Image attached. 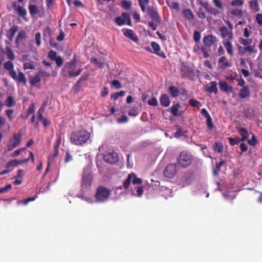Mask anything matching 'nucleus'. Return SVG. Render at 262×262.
<instances>
[{
  "label": "nucleus",
  "instance_id": "f257e3e1",
  "mask_svg": "<svg viewBox=\"0 0 262 262\" xmlns=\"http://www.w3.org/2000/svg\"><path fill=\"white\" fill-rule=\"evenodd\" d=\"M90 134L85 130L73 132L70 135V142L75 145H81L90 139Z\"/></svg>",
  "mask_w": 262,
  "mask_h": 262
},
{
  "label": "nucleus",
  "instance_id": "f03ea898",
  "mask_svg": "<svg viewBox=\"0 0 262 262\" xmlns=\"http://www.w3.org/2000/svg\"><path fill=\"white\" fill-rule=\"evenodd\" d=\"M147 12L152 19L151 21L148 22V25L153 30H156L158 25L160 24L161 17L158 14L157 11L152 8H148Z\"/></svg>",
  "mask_w": 262,
  "mask_h": 262
},
{
  "label": "nucleus",
  "instance_id": "7ed1b4c3",
  "mask_svg": "<svg viewBox=\"0 0 262 262\" xmlns=\"http://www.w3.org/2000/svg\"><path fill=\"white\" fill-rule=\"evenodd\" d=\"M192 159V156L190 153L182 151L179 156L178 162L182 167H186L191 163Z\"/></svg>",
  "mask_w": 262,
  "mask_h": 262
},
{
  "label": "nucleus",
  "instance_id": "20e7f679",
  "mask_svg": "<svg viewBox=\"0 0 262 262\" xmlns=\"http://www.w3.org/2000/svg\"><path fill=\"white\" fill-rule=\"evenodd\" d=\"M111 193L110 189L104 187H99L95 194L96 200L99 202H104L109 198Z\"/></svg>",
  "mask_w": 262,
  "mask_h": 262
},
{
  "label": "nucleus",
  "instance_id": "39448f33",
  "mask_svg": "<svg viewBox=\"0 0 262 262\" xmlns=\"http://www.w3.org/2000/svg\"><path fill=\"white\" fill-rule=\"evenodd\" d=\"M131 182H132L134 185L141 184L142 182V180L141 179L137 178L136 174L131 173L128 175L127 179L123 183L124 188L126 189H128Z\"/></svg>",
  "mask_w": 262,
  "mask_h": 262
},
{
  "label": "nucleus",
  "instance_id": "423d86ee",
  "mask_svg": "<svg viewBox=\"0 0 262 262\" xmlns=\"http://www.w3.org/2000/svg\"><path fill=\"white\" fill-rule=\"evenodd\" d=\"M178 170L179 167L176 164H170L165 168L164 175L167 178H171L176 174Z\"/></svg>",
  "mask_w": 262,
  "mask_h": 262
},
{
  "label": "nucleus",
  "instance_id": "0eeeda50",
  "mask_svg": "<svg viewBox=\"0 0 262 262\" xmlns=\"http://www.w3.org/2000/svg\"><path fill=\"white\" fill-rule=\"evenodd\" d=\"M115 23L119 26L124 25L125 23L131 26L132 22L129 15L127 13H123L120 16L117 17L115 20Z\"/></svg>",
  "mask_w": 262,
  "mask_h": 262
},
{
  "label": "nucleus",
  "instance_id": "6e6552de",
  "mask_svg": "<svg viewBox=\"0 0 262 262\" xmlns=\"http://www.w3.org/2000/svg\"><path fill=\"white\" fill-rule=\"evenodd\" d=\"M103 159L109 163H116L118 160V154L113 151L106 152L103 155Z\"/></svg>",
  "mask_w": 262,
  "mask_h": 262
},
{
  "label": "nucleus",
  "instance_id": "1a4fd4ad",
  "mask_svg": "<svg viewBox=\"0 0 262 262\" xmlns=\"http://www.w3.org/2000/svg\"><path fill=\"white\" fill-rule=\"evenodd\" d=\"M21 138V135L20 134L14 135L13 138L11 139L9 141L8 150L9 151L12 150L18 146L20 142Z\"/></svg>",
  "mask_w": 262,
  "mask_h": 262
},
{
  "label": "nucleus",
  "instance_id": "9d476101",
  "mask_svg": "<svg viewBox=\"0 0 262 262\" xmlns=\"http://www.w3.org/2000/svg\"><path fill=\"white\" fill-rule=\"evenodd\" d=\"M9 74L12 78L14 80L25 84L27 82V78L25 75L21 72H20L18 74L16 73L14 70L9 72Z\"/></svg>",
  "mask_w": 262,
  "mask_h": 262
},
{
  "label": "nucleus",
  "instance_id": "9b49d317",
  "mask_svg": "<svg viewBox=\"0 0 262 262\" xmlns=\"http://www.w3.org/2000/svg\"><path fill=\"white\" fill-rule=\"evenodd\" d=\"M217 41L216 38L213 35L210 34L204 37L203 41L204 45L203 47L209 49L212 45L215 43Z\"/></svg>",
  "mask_w": 262,
  "mask_h": 262
},
{
  "label": "nucleus",
  "instance_id": "f8f14e48",
  "mask_svg": "<svg viewBox=\"0 0 262 262\" xmlns=\"http://www.w3.org/2000/svg\"><path fill=\"white\" fill-rule=\"evenodd\" d=\"M220 31L221 35L223 38H228V40H231L233 38V34L231 31H229L226 27L223 26L220 28Z\"/></svg>",
  "mask_w": 262,
  "mask_h": 262
},
{
  "label": "nucleus",
  "instance_id": "ddd939ff",
  "mask_svg": "<svg viewBox=\"0 0 262 262\" xmlns=\"http://www.w3.org/2000/svg\"><path fill=\"white\" fill-rule=\"evenodd\" d=\"M92 175L91 173L84 174L82 177L81 185L83 187H87L91 185Z\"/></svg>",
  "mask_w": 262,
  "mask_h": 262
},
{
  "label": "nucleus",
  "instance_id": "4468645a",
  "mask_svg": "<svg viewBox=\"0 0 262 262\" xmlns=\"http://www.w3.org/2000/svg\"><path fill=\"white\" fill-rule=\"evenodd\" d=\"M123 34L124 35L130 39L134 42H137L138 41L137 36L134 33L133 30L128 29H126L123 30Z\"/></svg>",
  "mask_w": 262,
  "mask_h": 262
},
{
  "label": "nucleus",
  "instance_id": "2eb2a0df",
  "mask_svg": "<svg viewBox=\"0 0 262 262\" xmlns=\"http://www.w3.org/2000/svg\"><path fill=\"white\" fill-rule=\"evenodd\" d=\"M18 30V27L16 26H13L9 29L7 33V36L11 40L15 36L16 33Z\"/></svg>",
  "mask_w": 262,
  "mask_h": 262
},
{
  "label": "nucleus",
  "instance_id": "dca6fc26",
  "mask_svg": "<svg viewBox=\"0 0 262 262\" xmlns=\"http://www.w3.org/2000/svg\"><path fill=\"white\" fill-rule=\"evenodd\" d=\"M220 89L221 91L226 92H231L232 91V87L229 86L225 81H221L219 82Z\"/></svg>",
  "mask_w": 262,
  "mask_h": 262
},
{
  "label": "nucleus",
  "instance_id": "f3484780",
  "mask_svg": "<svg viewBox=\"0 0 262 262\" xmlns=\"http://www.w3.org/2000/svg\"><path fill=\"white\" fill-rule=\"evenodd\" d=\"M239 96L241 98L244 99L250 96V91L248 86H245L239 92Z\"/></svg>",
  "mask_w": 262,
  "mask_h": 262
},
{
  "label": "nucleus",
  "instance_id": "a211bd4d",
  "mask_svg": "<svg viewBox=\"0 0 262 262\" xmlns=\"http://www.w3.org/2000/svg\"><path fill=\"white\" fill-rule=\"evenodd\" d=\"M206 90L209 93L216 94L217 93V83L215 81H211L210 82V86H207Z\"/></svg>",
  "mask_w": 262,
  "mask_h": 262
},
{
  "label": "nucleus",
  "instance_id": "6ab92c4d",
  "mask_svg": "<svg viewBox=\"0 0 262 262\" xmlns=\"http://www.w3.org/2000/svg\"><path fill=\"white\" fill-rule=\"evenodd\" d=\"M160 103L164 107H167L169 106L170 104V100L167 95L163 94L161 96L160 98Z\"/></svg>",
  "mask_w": 262,
  "mask_h": 262
},
{
  "label": "nucleus",
  "instance_id": "aec40b11",
  "mask_svg": "<svg viewBox=\"0 0 262 262\" xmlns=\"http://www.w3.org/2000/svg\"><path fill=\"white\" fill-rule=\"evenodd\" d=\"M5 54L7 57V58L10 60H13L15 59V56L13 50L10 47H6Z\"/></svg>",
  "mask_w": 262,
  "mask_h": 262
},
{
  "label": "nucleus",
  "instance_id": "412c9836",
  "mask_svg": "<svg viewBox=\"0 0 262 262\" xmlns=\"http://www.w3.org/2000/svg\"><path fill=\"white\" fill-rule=\"evenodd\" d=\"M227 53L232 56L233 55V46L229 40H227L224 43Z\"/></svg>",
  "mask_w": 262,
  "mask_h": 262
},
{
  "label": "nucleus",
  "instance_id": "4be33fe9",
  "mask_svg": "<svg viewBox=\"0 0 262 262\" xmlns=\"http://www.w3.org/2000/svg\"><path fill=\"white\" fill-rule=\"evenodd\" d=\"M219 62L220 64V67L221 68L224 69L225 68L229 67L230 66V63L227 60V59L225 56L220 58Z\"/></svg>",
  "mask_w": 262,
  "mask_h": 262
},
{
  "label": "nucleus",
  "instance_id": "5701e85b",
  "mask_svg": "<svg viewBox=\"0 0 262 262\" xmlns=\"http://www.w3.org/2000/svg\"><path fill=\"white\" fill-rule=\"evenodd\" d=\"M180 107V105L179 103L176 104L171 107V112L174 116L178 117L181 115V114L178 113Z\"/></svg>",
  "mask_w": 262,
  "mask_h": 262
},
{
  "label": "nucleus",
  "instance_id": "b1692460",
  "mask_svg": "<svg viewBox=\"0 0 262 262\" xmlns=\"http://www.w3.org/2000/svg\"><path fill=\"white\" fill-rule=\"evenodd\" d=\"M244 51L248 52L250 54H255L257 53V50L255 49L254 46L249 45L244 48Z\"/></svg>",
  "mask_w": 262,
  "mask_h": 262
},
{
  "label": "nucleus",
  "instance_id": "393cba45",
  "mask_svg": "<svg viewBox=\"0 0 262 262\" xmlns=\"http://www.w3.org/2000/svg\"><path fill=\"white\" fill-rule=\"evenodd\" d=\"M250 7L253 12H256L259 11V5L257 1H251L250 2Z\"/></svg>",
  "mask_w": 262,
  "mask_h": 262
},
{
  "label": "nucleus",
  "instance_id": "a878e982",
  "mask_svg": "<svg viewBox=\"0 0 262 262\" xmlns=\"http://www.w3.org/2000/svg\"><path fill=\"white\" fill-rule=\"evenodd\" d=\"M169 91L173 97H177L179 95V90L174 86H171L169 88Z\"/></svg>",
  "mask_w": 262,
  "mask_h": 262
},
{
  "label": "nucleus",
  "instance_id": "bb28decb",
  "mask_svg": "<svg viewBox=\"0 0 262 262\" xmlns=\"http://www.w3.org/2000/svg\"><path fill=\"white\" fill-rule=\"evenodd\" d=\"M139 4L143 12H145L146 6L149 3V0H138Z\"/></svg>",
  "mask_w": 262,
  "mask_h": 262
},
{
  "label": "nucleus",
  "instance_id": "cd10ccee",
  "mask_svg": "<svg viewBox=\"0 0 262 262\" xmlns=\"http://www.w3.org/2000/svg\"><path fill=\"white\" fill-rule=\"evenodd\" d=\"M240 134L242 136L241 141H245L248 138V133L246 129L244 128H241L239 130Z\"/></svg>",
  "mask_w": 262,
  "mask_h": 262
},
{
  "label": "nucleus",
  "instance_id": "c85d7f7f",
  "mask_svg": "<svg viewBox=\"0 0 262 262\" xmlns=\"http://www.w3.org/2000/svg\"><path fill=\"white\" fill-rule=\"evenodd\" d=\"M5 69L9 71V72L14 70L13 63L11 61H8L4 63V65Z\"/></svg>",
  "mask_w": 262,
  "mask_h": 262
},
{
  "label": "nucleus",
  "instance_id": "c756f323",
  "mask_svg": "<svg viewBox=\"0 0 262 262\" xmlns=\"http://www.w3.org/2000/svg\"><path fill=\"white\" fill-rule=\"evenodd\" d=\"M26 32L25 31H24V30H21L19 32V33H18V35H17V36L16 37V41H15L17 45H18V43H18V40H21V39L25 38L26 37Z\"/></svg>",
  "mask_w": 262,
  "mask_h": 262
},
{
  "label": "nucleus",
  "instance_id": "7c9ffc66",
  "mask_svg": "<svg viewBox=\"0 0 262 262\" xmlns=\"http://www.w3.org/2000/svg\"><path fill=\"white\" fill-rule=\"evenodd\" d=\"M239 42L244 46H247L252 43V39L251 38L244 39L240 38Z\"/></svg>",
  "mask_w": 262,
  "mask_h": 262
},
{
  "label": "nucleus",
  "instance_id": "2f4dec72",
  "mask_svg": "<svg viewBox=\"0 0 262 262\" xmlns=\"http://www.w3.org/2000/svg\"><path fill=\"white\" fill-rule=\"evenodd\" d=\"M6 102V105L8 107L13 106V105H14L15 103V101H14L13 98L11 96H9L7 97Z\"/></svg>",
  "mask_w": 262,
  "mask_h": 262
},
{
  "label": "nucleus",
  "instance_id": "473e14b6",
  "mask_svg": "<svg viewBox=\"0 0 262 262\" xmlns=\"http://www.w3.org/2000/svg\"><path fill=\"white\" fill-rule=\"evenodd\" d=\"M40 81V78L36 74V75L32 77L30 79V83L32 85H35Z\"/></svg>",
  "mask_w": 262,
  "mask_h": 262
},
{
  "label": "nucleus",
  "instance_id": "72a5a7b5",
  "mask_svg": "<svg viewBox=\"0 0 262 262\" xmlns=\"http://www.w3.org/2000/svg\"><path fill=\"white\" fill-rule=\"evenodd\" d=\"M29 11L31 14H37L38 12L37 7L35 5H30L29 7Z\"/></svg>",
  "mask_w": 262,
  "mask_h": 262
},
{
  "label": "nucleus",
  "instance_id": "f704fd0d",
  "mask_svg": "<svg viewBox=\"0 0 262 262\" xmlns=\"http://www.w3.org/2000/svg\"><path fill=\"white\" fill-rule=\"evenodd\" d=\"M23 68L25 70H33L35 69V66L33 62H26L24 64Z\"/></svg>",
  "mask_w": 262,
  "mask_h": 262
},
{
  "label": "nucleus",
  "instance_id": "c9c22d12",
  "mask_svg": "<svg viewBox=\"0 0 262 262\" xmlns=\"http://www.w3.org/2000/svg\"><path fill=\"white\" fill-rule=\"evenodd\" d=\"M36 74L40 78L42 77H49L50 76V73L46 72L45 71L42 69H39L38 72Z\"/></svg>",
  "mask_w": 262,
  "mask_h": 262
},
{
  "label": "nucleus",
  "instance_id": "e433bc0d",
  "mask_svg": "<svg viewBox=\"0 0 262 262\" xmlns=\"http://www.w3.org/2000/svg\"><path fill=\"white\" fill-rule=\"evenodd\" d=\"M214 150L219 152H221L223 149V145L221 143L215 142L213 147Z\"/></svg>",
  "mask_w": 262,
  "mask_h": 262
},
{
  "label": "nucleus",
  "instance_id": "4c0bfd02",
  "mask_svg": "<svg viewBox=\"0 0 262 262\" xmlns=\"http://www.w3.org/2000/svg\"><path fill=\"white\" fill-rule=\"evenodd\" d=\"M167 3L170 8L177 10L179 9V5L178 3L167 2Z\"/></svg>",
  "mask_w": 262,
  "mask_h": 262
},
{
  "label": "nucleus",
  "instance_id": "58836bf2",
  "mask_svg": "<svg viewBox=\"0 0 262 262\" xmlns=\"http://www.w3.org/2000/svg\"><path fill=\"white\" fill-rule=\"evenodd\" d=\"M82 72V69H79L76 72H73L72 70H69L68 73L69 74V76L70 77H76L79 75Z\"/></svg>",
  "mask_w": 262,
  "mask_h": 262
},
{
  "label": "nucleus",
  "instance_id": "ea45409f",
  "mask_svg": "<svg viewBox=\"0 0 262 262\" xmlns=\"http://www.w3.org/2000/svg\"><path fill=\"white\" fill-rule=\"evenodd\" d=\"M48 57L52 60H55L58 56L55 51L51 50L49 52Z\"/></svg>",
  "mask_w": 262,
  "mask_h": 262
},
{
  "label": "nucleus",
  "instance_id": "a19ab883",
  "mask_svg": "<svg viewBox=\"0 0 262 262\" xmlns=\"http://www.w3.org/2000/svg\"><path fill=\"white\" fill-rule=\"evenodd\" d=\"M16 160H13L11 161H10L7 164V168H9V169L12 170V169L16 165Z\"/></svg>",
  "mask_w": 262,
  "mask_h": 262
},
{
  "label": "nucleus",
  "instance_id": "79ce46f5",
  "mask_svg": "<svg viewBox=\"0 0 262 262\" xmlns=\"http://www.w3.org/2000/svg\"><path fill=\"white\" fill-rule=\"evenodd\" d=\"M231 14L234 16L241 17L243 15V11L240 9H234L232 10Z\"/></svg>",
  "mask_w": 262,
  "mask_h": 262
},
{
  "label": "nucleus",
  "instance_id": "37998d69",
  "mask_svg": "<svg viewBox=\"0 0 262 262\" xmlns=\"http://www.w3.org/2000/svg\"><path fill=\"white\" fill-rule=\"evenodd\" d=\"M91 62L96 64L98 67L102 68L103 67V63L102 62H100L96 58H93L91 59Z\"/></svg>",
  "mask_w": 262,
  "mask_h": 262
},
{
  "label": "nucleus",
  "instance_id": "c03bdc74",
  "mask_svg": "<svg viewBox=\"0 0 262 262\" xmlns=\"http://www.w3.org/2000/svg\"><path fill=\"white\" fill-rule=\"evenodd\" d=\"M201 33L198 31H195L193 33V39L195 42H198L201 39Z\"/></svg>",
  "mask_w": 262,
  "mask_h": 262
},
{
  "label": "nucleus",
  "instance_id": "a18cd8bd",
  "mask_svg": "<svg viewBox=\"0 0 262 262\" xmlns=\"http://www.w3.org/2000/svg\"><path fill=\"white\" fill-rule=\"evenodd\" d=\"M124 94H125V92L123 91H121L119 92L116 93L114 94L113 95H112V97L114 100H117L119 97L124 96Z\"/></svg>",
  "mask_w": 262,
  "mask_h": 262
},
{
  "label": "nucleus",
  "instance_id": "49530a36",
  "mask_svg": "<svg viewBox=\"0 0 262 262\" xmlns=\"http://www.w3.org/2000/svg\"><path fill=\"white\" fill-rule=\"evenodd\" d=\"M17 11L19 14V15L24 16L26 15L27 11L26 10L22 7L19 6L17 9Z\"/></svg>",
  "mask_w": 262,
  "mask_h": 262
},
{
  "label": "nucleus",
  "instance_id": "de8ad7c7",
  "mask_svg": "<svg viewBox=\"0 0 262 262\" xmlns=\"http://www.w3.org/2000/svg\"><path fill=\"white\" fill-rule=\"evenodd\" d=\"M151 45L155 53H158V52L160 50V47L159 45L155 42H152Z\"/></svg>",
  "mask_w": 262,
  "mask_h": 262
},
{
  "label": "nucleus",
  "instance_id": "09e8293b",
  "mask_svg": "<svg viewBox=\"0 0 262 262\" xmlns=\"http://www.w3.org/2000/svg\"><path fill=\"white\" fill-rule=\"evenodd\" d=\"M229 140L230 144H231L232 145L237 144L241 141L239 138H230L229 139Z\"/></svg>",
  "mask_w": 262,
  "mask_h": 262
},
{
  "label": "nucleus",
  "instance_id": "8fccbe9b",
  "mask_svg": "<svg viewBox=\"0 0 262 262\" xmlns=\"http://www.w3.org/2000/svg\"><path fill=\"white\" fill-rule=\"evenodd\" d=\"M243 3V0H234L231 2V5L232 6H242Z\"/></svg>",
  "mask_w": 262,
  "mask_h": 262
},
{
  "label": "nucleus",
  "instance_id": "3c124183",
  "mask_svg": "<svg viewBox=\"0 0 262 262\" xmlns=\"http://www.w3.org/2000/svg\"><path fill=\"white\" fill-rule=\"evenodd\" d=\"M184 13L185 16L189 19L193 18V15L190 10L186 9L184 10Z\"/></svg>",
  "mask_w": 262,
  "mask_h": 262
},
{
  "label": "nucleus",
  "instance_id": "603ef678",
  "mask_svg": "<svg viewBox=\"0 0 262 262\" xmlns=\"http://www.w3.org/2000/svg\"><path fill=\"white\" fill-rule=\"evenodd\" d=\"M214 5L219 9L222 10L224 8L222 2L220 0H213Z\"/></svg>",
  "mask_w": 262,
  "mask_h": 262
},
{
  "label": "nucleus",
  "instance_id": "864d4df0",
  "mask_svg": "<svg viewBox=\"0 0 262 262\" xmlns=\"http://www.w3.org/2000/svg\"><path fill=\"white\" fill-rule=\"evenodd\" d=\"M128 121V119L126 116H123L121 118H118L117 120V122L120 124L126 123Z\"/></svg>",
  "mask_w": 262,
  "mask_h": 262
},
{
  "label": "nucleus",
  "instance_id": "5fc2aeb1",
  "mask_svg": "<svg viewBox=\"0 0 262 262\" xmlns=\"http://www.w3.org/2000/svg\"><path fill=\"white\" fill-rule=\"evenodd\" d=\"M35 40L37 45L39 46L41 42V34L40 33L38 32L35 34Z\"/></svg>",
  "mask_w": 262,
  "mask_h": 262
},
{
  "label": "nucleus",
  "instance_id": "6e6d98bb",
  "mask_svg": "<svg viewBox=\"0 0 262 262\" xmlns=\"http://www.w3.org/2000/svg\"><path fill=\"white\" fill-rule=\"evenodd\" d=\"M139 112L137 108H133L129 110L128 115L131 116H136L138 114Z\"/></svg>",
  "mask_w": 262,
  "mask_h": 262
},
{
  "label": "nucleus",
  "instance_id": "4d7b16f0",
  "mask_svg": "<svg viewBox=\"0 0 262 262\" xmlns=\"http://www.w3.org/2000/svg\"><path fill=\"white\" fill-rule=\"evenodd\" d=\"M148 104L151 106H157L158 105V101L155 97H153L148 101Z\"/></svg>",
  "mask_w": 262,
  "mask_h": 262
},
{
  "label": "nucleus",
  "instance_id": "13d9d810",
  "mask_svg": "<svg viewBox=\"0 0 262 262\" xmlns=\"http://www.w3.org/2000/svg\"><path fill=\"white\" fill-rule=\"evenodd\" d=\"M112 85L117 89H119L121 88L120 82L117 80H114L112 82Z\"/></svg>",
  "mask_w": 262,
  "mask_h": 262
},
{
  "label": "nucleus",
  "instance_id": "bf43d9fd",
  "mask_svg": "<svg viewBox=\"0 0 262 262\" xmlns=\"http://www.w3.org/2000/svg\"><path fill=\"white\" fill-rule=\"evenodd\" d=\"M12 188V186L11 184H8L4 187L1 188L0 189V193H5L9 190H10Z\"/></svg>",
  "mask_w": 262,
  "mask_h": 262
},
{
  "label": "nucleus",
  "instance_id": "052dcab7",
  "mask_svg": "<svg viewBox=\"0 0 262 262\" xmlns=\"http://www.w3.org/2000/svg\"><path fill=\"white\" fill-rule=\"evenodd\" d=\"M25 148H21L19 149H18V150H16L15 151H14L12 154H11V157H17V156H18L21 151H23V150H25Z\"/></svg>",
  "mask_w": 262,
  "mask_h": 262
},
{
  "label": "nucleus",
  "instance_id": "680f3d73",
  "mask_svg": "<svg viewBox=\"0 0 262 262\" xmlns=\"http://www.w3.org/2000/svg\"><path fill=\"white\" fill-rule=\"evenodd\" d=\"M122 5L123 7L125 9H129L131 6V4L129 2L126 1H123L122 2Z\"/></svg>",
  "mask_w": 262,
  "mask_h": 262
},
{
  "label": "nucleus",
  "instance_id": "e2e57ef3",
  "mask_svg": "<svg viewBox=\"0 0 262 262\" xmlns=\"http://www.w3.org/2000/svg\"><path fill=\"white\" fill-rule=\"evenodd\" d=\"M201 50L204 54V57L205 58H208L209 57V54H208L209 49H207L206 47H202Z\"/></svg>",
  "mask_w": 262,
  "mask_h": 262
},
{
  "label": "nucleus",
  "instance_id": "0e129e2a",
  "mask_svg": "<svg viewBox=\"0 0 262 262\" xmlns=\"http://www.w3.org/2000/svg\"><path fill=\"white\" fill-rule=\"evenodd\" d=\"M55 61L56 62L58 67H61L63 64V60L60 56H58Z\"/></svg>",
  "mask_w": 262,
  "mask_h": 262
},
{
  "label": "nucleus",
  "instance_id": "69168bd1",
  "mask_svg": "<svg viewBox=\"0 0 262 262\" xmlns=\"http://www.w3.org/2000/svg\"><path fill=\"white\" fill-rule=\"evenodd\" d=\"M198 16L199 18H205L206 17L205 13L202 11V8H200L198 12Z\"/></svg>",
  "mask_w": 262,
  "mask_h": 262
},
{
  "label": "nucleus",
  "instance_id": "338daca9",
  "mask_svg": "<svg viewBox=\"0 0 262 262\" xmlns=\"http://www.w3.org/2000/svg\"><path fill=\"white\" fill-rule=\"evenodd\" d=\"M206 118H207V126H208V127L212 128L213 127V124L212 119H211L210 116H208Z\"/></svg>",
  "mask_w": 262,
  "mask_h": 262
},
{
  "label": "nucleus",
  "instance_id": "774afa93",
  "mask_svg": "<svg viewBox=\"0 0 262 262\" xmlns=\"http://www.w3.org/2000/svg\"><path fill=\"white\" fill-rule=\"evenodd\" d=\"M256 20L259 25L262 26V15L261 14H256Z\"/></svg>",
  "mask_w": 262,
  "mask_h": 262
}]
</instances>
